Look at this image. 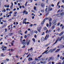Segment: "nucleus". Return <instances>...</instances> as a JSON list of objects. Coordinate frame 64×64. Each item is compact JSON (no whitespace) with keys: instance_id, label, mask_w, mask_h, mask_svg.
<instances>
[{"instance_id":"obj_40","label":"nucleus","mask_w":64,"mask_h":64,"mask_svg":"<svg viewBox=\"0 0 64 64\" xmlns=\"http://www.w3.org/2000/svg\"><path fill=\"white\" fill-rule=\"evenodd\" d=\"M5 31H5V32H7V29L6 28H5Z\"/></svg>"},{"instance_id":"obj_26","label":"nucleus","mask_w":64,"mask_h":64,"mask_svg":"<svg viewBox=\"0 0 64 64\" xmlns=\"http://www.w3.org/2000/svg\"><path fill=\"white\" fill-rule=\"evenodd\" d=\"M26 10L24 11L23 12V14L24 15V14H25V13H26Z\"/></svg>"},{"instance_id":"obj_12","label":"nucleus","mask_w":64,"mask_h":64,"mask_svg":"<svg viewBox=\"0 0 64 64\" xmlns=\"http://www.w3.org/2000/svg\"><path fill=\"white\" fill-rule=\"evenodd\" d=\"M49 28H50V27H51V25H52V23L51 22H50L49 23Z\"/></svg>"},{"instance_id":"obj_52","label":"nucleus","mask_w":64,"mask_h":64,"mask_svg":"<svg viewBox=\"0 0 64 64\" xmlns=\"http://www.w3.org/2000/svg\"><path fill=\"white\" fill-rule=\"evenodd\" d=\"M51 5H50L49 6H48V8H51Z\"/></svg>"},{"instance_id":"obj_3","label":"nucleus","mask_w":64,"mask_h":64,"mask_svg":"<svg viewBox=\"0 0 64 64\" xmlns=\"http://www.w3.org/2000/svg\"><path fill=\"white\" fill-rule=\"evenodd\" d=\"M26 41L25 43V45H27V44L28 46L29 44V43H30V40H29V41H27V40H26Z\"/></svg>"},{"instance_id":"obj_63","label":"nucleus","mask_w":64,"mask_h":64,"mask_svg":"<svg viewBox=\"0 0 64 64\" xmlns=\"http://www.w3.org/2000/svg\"><path fill=\"white\" fill-rule=\"evenodd\" d=\"M60 25V23H58V26H59V25Z\"/></svg>"},{"instance_id":"obj_44","label":"nucleus","mask_w":64,"mask_h":64,"mask_svg":"<svg viewBox=\"0 0 64 64\" xmlns=\"http://www.w3.org/2000/svg\"><path fill=\"white\" fill-rule=\"evenodd\" d=\"M28 12L26 11V15H27V14H28Z\"/></svg>"},{"instance_id":"obj_38","label":"nucleus","mask_w":64,"mask_h":64,"mask_svg":"<svg viewBox=\"0 0 64 64\" xmlns=\"http://www.w3.org/2000/svg\"><path fill=\"white\" fill-rule=\"evenodd\" d=\"M60 28H58V31H60Z\"/></svg>"},{"instance_id":"obj_31","label":"nucleus","mask_w":64,"mask_h":64,"mask_svg":"<svg viewBox=\"0 0 64 64\" xmlns=\"http://www.w3.org/2000/svg\"><path fill=\"white\" fill-rule=\"evenodd\" d=\"M47 35L45 37V38L44 39V40H46V39H47V38H48V37H47Z\"/></svg>"},{"instance_id":"obj_2","label":"nucleus","mask_w":64,"mask_h":64,"mask_svg":"<svg viewBox=\"0 0 64 64\" xmlns=\"http://www.w3.org/2000/svg\"><path fill=\"white\" fill-rule=\"evenodd\" d=\"M49 59L48 60V62H49L51 60H52V61H53L54 59V58L52 57H50L49 58Z\"/></svg>"},{"instance_id":"obj_56","label":"nucleus","mask_w":64,"mask_h":64,"mask_svg":"<svg viewBox=\"0 0 64 64\" xmlns=\"http://www.w3.org/2000/svg\"><path fill=\"white\" fill-rule=\"evenodd\" d=\"M17 12H14V15H16V14H17Z\"/></svg>"},{"instance_id":"obj_59","label":"nucleus","mask_w":64,"mask_h":64,"mask_svg":"<svg viewBox=\"0 0 64 64\" xmlns=\"http://www.w3.org/2000/svg\"><path fill=\"white\" fill-rule=\"evenodd\" d=\"M3 48H5V49H6V48H7V47L6 46H4L3 47Z\"/></svg>"},{"instance_id":"obj_1","label":"nucleus","mask_w":64,"mask_h":64,"mask_svg":"<svg viewBox=\"0 0 64 64\" xmlns=\"http://www.w3.org/2000/svg\"><path fill=\"white\" fill-rule=\"evenodd\" d=\"M62 38H63V37H62L60 38H58L57 39L56 41V42L53 44V45H55V44L57 43L58 41H60L62 39Z\"/></svg>"},{"instance_id":"obj_17","label":"nucleus","mask_w":64,"mask_h":64,"mask_svg":"<svg viewBox=\"0 0 64 64\" xmlns=\"http://www.w3.org/2000/svg\"><path fill=\"white\" fill-rule=\"evenodd\" d=\"M56 16L57 17H60L61 15H60V14H56Z\"/></svg>"},{"instance_id":"obj_11","label":"nucleus","mask_w":64,"mask_h":64,"mask_svg":"<svg viewBox=\"0 0 64 64\" xmlns=\"http://www.w3.org/2000/svg\"><path fill=\"white\" fill-rule=\"evenodd\" d=\"M41 6L42 7H44V6H45V4L42 3V4H41Z\"/></svg>"},{"instance_id":"obj_58","label":"nucleus","mask_w":64,"mask_h":64,"mask_svg":"<svg viewBox=\"0 0 64 64\" xmlns=\"http://www.w3.org/2000/svg\"><path fill=\"white\" fill-rule=\"evenodd\" d=\"M27 33V31L26 30L24 32L25 34H26Z\"/></svg>"},{"instance_id":"obj_37","label":"nucleus","mask_w":64,"mask_h":64,"mask_svg":"<svg viewBox=\"0 0 64 64\" xmlns=\"http://www.w3.org/2000/svg\"><path fill=\"white\" fill-rule=\"evenodd\" d=\"M51 6H52V7H53L54 6V5L53 4H51Z\"/></svg>"},{"instance_id":"obj_36","label":"nucleus","mask_w":64,"mask_h":64,"mask_svg":"<svg viewBox=\"0 0 64 64\" xmlns=\"http://www.w3.org/2000/svg\"><path fill=\"white\" fill-rule=\"evenodd\" d=\"M60 10H58V11L57 12V13H59V12H60V13H61V12H60Z\"/></svg>"},{"instance_id":"obj_16","label":"nucleus","mask_w":64,"mask_h":64,"mask_svg":"<svg viewBox=\"0 0 64 64\" xmlns=\"http://www.w3.org/2000/svg\"><path fill=\"white\" fill-rule=\"evenodd\" d=\"M33 60V59L32 58H29L28 59V61H30L31 60Z\"/></svg>"},{"instance_id":"obj_18","label":"nucleus","mask_w":64,"mask_h":64,"mask_svg":"<svg viewBox=\"0 0 64 64\" xmlns=\"http://www.w3.org/2000/svg\"><path fill=\"white\" fill-rule=\"evenodd\" d=\"M48 50L46 51L45 52H44L43 53V54H44V53H46V54H48V53L47 52H48Z\"/></svg>"},{"instance_id":"obj_27","label":"nucleus","mask_w":64,"mask_h":64,"mask_svg":"<svg viewBox=\"0 0 64 64\" xmlns=\"http://www.w3.org/2000/svg\"><path fill=\"white\" fill-rule=\"evenodd\" d=\"M1 56L2 57H4V56H5V55L3 54H2L1 55Z\"/></svg>"},{"instance_id":"obj_19","label":"nucleus","mask_w":64,"mask_h":64,"mask_svg":"<svg viewBox=\"0 0 64 64\" xmlns=\"http://www.w3.org/2000/svg\"><path fill=\"white\" fill-rule=\"evenodd\" d=\"M55 26H53L52 27V30H54V29L55 28Z\"/></svg>"},{"instance_id":"obj_46","label":"nucleus","mask_w":64,"mask_h":64,"mask_svg":"<svg viewBox=\"0 0 64 64\" xmlns=\"http://www.w3.org/2000/svg\"><path fill=\"white\" fill-rule=\"evenodd\" d=\"M38 58H35V60L36 61H37V60H38Z\"/></svg>"},{"instance_id":"obj_14","label":"nucleus","mask_w":64,"mask_h":64,"mask_svg":"<svg viewBox=\"0 0 64 64\" xmlns=\"http://www.w3.org/2000/svg\"><path fill=\"white\" fill-rule=\"evenodd\" d=\"M63 33H64V32H62L60 33L59 35L60 36H62V34H63Z\"/></svg>"},{"instance_id":"obj_42","label":"nucleus","mask_w":64,"mask_h":64,"mask_svg":"<svg viewBox=\"0 0 64 64\" xmlns=\"http://www.w3.org/2000/svg\"><path fill=\"white\" fill-rule=\"evenodd\" d=\"M48 57H47L45 59V60L46 61H47L48 60Z\"/></svg>"},{"instance_id":"obj_64","label":"nucleus","mask_w":64,"mask_h":64,"mask_svg":"<svg viewBox=\"0 0 64 64\" xmlns=\"http://www.w3.org/2000/svg\"><path fill=\"white\" fill-rule=\"evenodd\" d=\"M62 64H64V60H63V62H62Z\"/></svg>"},{"instance_id":"obj_34","label":"nucleus","mask_w":64,"mask_h":64,"mask_svg":"<svg viewBox=\"0 0 64 64\" xmlns=\"http://www.w3.org/2000/svg\"><path fill=\"white\" fill-rule=\"evenodd\" d=\"M42 56V55H41L40 56L38 57V58H41Z\"/></svg>"},{"instance_id":"obj_33","label":"nucleus","mask_w":64,"mask_h":64,"mask_svg":"<svg viewBox=\"0 0 64 64\" xmlns=\"http://www.w3.org/2000/svg\"><path fill=\"white\" fill-rule=\"evenodd\" d=\"M44 30H47V28L46 27H44Z\"/></svg>"},{"instance_id":"obj_22","label":"nucleus","mask_w":64,"mask_h":64,"mask_svg":"<svg viewBox=\"0 0 64 64\" xmlns=\"http://www.w3.org/2000/svg\"><path fill=\"white\" fill-rule=\"evenodd\" d=\"M49 22H52V18H49Z\"/></svg>"},{"instance_id":"obj_23","label":"nucleus","mask_w":64,"mask_h":64,"mask_svg":"<svg viewBox=\"0 0 64 64\" xmlns=\"http://www.w3.org/2000/svg\"><path fill=\"white\" fill-rule=\"evenodd\" d=\"M49 44H46V45L44 46V47H48V45H49Z\"/></svg>"},{"instance_id":"obj_43","label":"nucleus","mask_w":64,"mask_h":64,"mask_svg":"<svg viewBox=\"0 0 64 64\" xmlns=\"http://www.w3.org/2000/svg\"><path fill=\"white\" fill-rule=\"evenodd\" d=\"M6 60H7V61H9V59H8V58H6Z\"/></svg>"},{"instance_id":"obj_61","label":"nucleus","mask_w":64,"mask_h":64,"mask_svg":"<svg viewBox=\"0 0 64 64\" xmlns=\"http://www.w3.org/2000/svg\"><path fill=\"white\" fill-rule=\"evenodd\" d=\"M33 50V49L32 48H31L30 49V50Z\"/></svg>"},{"instance_id":"obj_9","label":"nucleus","mask_w":64,"mask_h":64,"mask_svg":"<svg viewBox=\"0 0 64 64\" xmlns=\"http://www.w3.org/2000/svg\"><path fill=\"white\" fill-rule=\"evenodd\" d=\"M36 63V62L35 61H34L32 62H31V64H35Z\"/></svg>"},{"instance_id":"obj_49","label":"nucleus","mask_w":64,"mask_h":64,"mask_svg":"<svg viewBox=\"0 0 64 64\" xmlns=\"http://www.w3.org/2000/svg\"><path fill=\"white\" fill-rule=\"evenodd\" d=\"M53 50L54 51H55V50H56V48H54L53 49Z\"/></svg>"},{"instance_id":"obj_60","label":"nucleus","mask_w":64,"mask_h":64,"mask_svg":"<svg viewBox=\"0 0 64 64\" xmlns=\"http://www.w3.org/2000/svg\"><path fill=\"white\" fill-rule=\"evenodd\" d=\"M41 12H43V13H44V10H41Z\"/></svg>"},{"instance_id":"obj_28","label":"nucleus","mask_w":64,"mask_h":64,"mask_svg":"<svg viewBox=\"0 0 64 64\" xmlns=\"http://www.w3.org/2000/svg\"><path fill=\"white\" fill-rule=\"evenodd\" d=\"M32 40L34 42H35V39L34 38H32Z\"/></svg>"},{"instance_id":"obj_54","label":"nucleus","mask_w":64,"mask_h":64,"mask_svg":"<svg viewBox=\"0 0 64 64\" xmlns=\"http://www.w3.org/2000/svg\"><path fill=\"white\" fill-rule=\"evenodd\" d=\"M30 36V34H28V37H29Z\"/></svg>"},{"instance_id":"obj_29","label":"nucleus","mask_w":64,"mask_h":64,"mask_svg":"<svg viewBox=\"0 0 64 64\" xmlns=\"http://www.w3.org/2000/svg\"><path fill=\"white\" fill-rule=\"evenodd\" d=\"M34 33H35L36 34H37L38 33V32L36 30H35L34 32Z\"/></svg>"},{"instance_id":"obj_25","label":"nucleus","mask_w":64,"mask_h":64,"mask_svg":"<svg viewBox=\"0 0 64 64\" xmlns=\"http://www.w3.org/2000/svg\"><path fill=\"white\" fill-rule=\"evenodd\" d=\"M45 58L44 57L42 58V61H44V60H45Z\"/></svg>"},{"instance_id":"obj_45","label":"nucleus","mask_w":64,"mask_h":64,"mask_svg":"<svg viewBox=\"0 0 64 64\" xmlns=\"http://www.w3.org/2000/svg\"><path fill=\"white\" fill-rule=\"evenodd\" d=\"M47 9H48V8H46L45 10V11H46V12H47Z\"/></svg>"},{"instance_id":"obj_51","label":"nucleus","mask_w":64,"mask_h":64,"mask_svg":"<svg viewBox=\"0 0 64 64\" xmlns=\"http://www.w3.org/2000/svg\"><path fill=\"white\" fill-rule=\"evenodd\" d=\"M9 54H10L9 55H10V56L11 55H12V54H11V52H9Z\"/></svg>"},{"instance_id":"obj_47","label":"nucleus","mask_w":64,"mask_h":64,"mask_svg":"<svg viewBox=\"0 0 64 64\" xmlns=\"http://www.w3.org/2000/svg\"><path fill=\"white\" fill-rule=\"evenodd\" d=\"M24 37V38H27V36H26V35H25Z\"/></svg>"},{"instance_id":"obj_39","label":"nucleus","mask_w":64,"mask_h":64,"mask_svg":"<svg viewBox=\"0 0 64 64\" xmlns=\"http://www.w3.org/2000/svg\"><path fill=\"white\" fill-rule=\"evenodd\" d=\"M50 18H46V20H49V19Z\"/></svg>"},{"instance_id":"obj_6","label":"nucleus","mask_w":64,"mask_h":64,"mask_svg":"<svg viewBox=\"0 0 64 64\" xmlns=\"http://www.w3.org/2000/svg\"><path fill=\"white\" fill-rule=\"evenodd\" d=\"M42 27H40V28L38 27L37 28V30L39 32H40V30L41 29Z\"/></svg>"},{"instance_id":"obj_20","label":"nucleus","mask_w":64,"mask_h":64,"mask_svg":"<svg viewBox=\"0 0 64 64\" xmlns=\"http://www.w3.org/2000/svg\"><path fill=\"white\" fill-rule=\"evenodd\" d=\"M58 60H59V58H58L57 57L55 59V61H57Z\"/></svg>"},{"instance_id":"obj_62","label":"nucleus","mask_w":64,"mask_h":64,"mask_svg":"<svg viewBox=\"0 0 64 64\" xmlns=\"http://www.w3.org/2000/svg\"><path fill=\"white\" fill-rule=\"evenodd\" d=\"M52 64H54V62H52Z\"/></svg>"},{"instance_id":"obj_8","label":"nucleus","mask_w":64,"mask_h":64,"mask_svg":"<svg viewBox=\"0 0 64 64\" xmlns=\"http://www.w3.org/2000/svg\"><path fill=\"white\" fill-rule=\"evenodd\" d=\"M56 22L57 21L56 20H54L52 21V23H53V24H55V23H56Z\"/></svg>"},{"instance_id":"obj_21","label":"nucleus","mask_w":64,"mask_h":64,"mask_svg":"<svg viewBox=\"0 0 64 64\" xmlns=\"http://www.w3.org/2000/svg\"><path fill=\"white\" fill-rule=\"evenodd\" d=\"M60 14L61 16H63V15H64V12H63L62 13Z\"/></svg>"},{"instance_id":"obj_10","label":"nucleus","mask_w":64,"mask_h":64,"mask_svg":"<svg viewBox=\"0 0 64 64\" xmlns=\"http://www.w3.org/2000/svg\"><path fill=\"white\" fill-rule=\"evenodd\" d=\"M45 21V19L42 22V23H41V25H43V24H44V23Z\"/></svg>"},{"instance_id":"obj_24","label":"nucleus","mask_w":64,"mask_h":64,"mask_svg":"<svg viewBox=\"0 0 64 64\" xmlns=\"http://www.w3.org/2000/svg\"><path fill=\"white\" fill-rule=\"evenodd\" d=\"M44 38H42L41 39V41H42V42H43V41H44Z\"/></svg>"},{"instance_id":"obj_5","label":"nucleus","mask_w":64,"mask_h":64,"mask_svg":"<svg viewBox=\"0 0 64 64\" xmlns=\"http://www.w3.org/2000/svg\"><path fill=\"white\" fill-rule=\"evenodd\" d=\"M64 46L63 45H60L58 46V48H64Z\"/></svg>"},{"instance_id":"obj_35","label":"nucleus","mask_w":64,"mask_h":64,"mask_svg":"<svg viewBox=\"0 0 64 64\" xmlns=\"http://www.w3.org/2000/svg\"><path fill=\"white\" fill-rule=\"evenodd\" d=\"M13 34L12 33H9V35H10V36H11L12 35V34Z\"/></svg>"},{"instance_id":"obj_32","label":"nucleus","mask_w":64,"mask_h":64,"mask_svg":"<svg viewBox=\"0 0 64 64\" xmlns=\"http://www.w3.org/2000/svg\"><path fill=\"white\" fill-rule=\"evenodd\" d=\"M28 3V2H26L25 4V6H27V3Z\"/></svg>"},{"instance_id":"obj_53","label":"nucleus","mask_w":64,"mask_h":64,"mask_svg":"<svg viewBox=\"0 0 64 64\" xmlns=\"http://www.w3.org/2000/svg\"><path fill=\"white\" fill-rule=\"evenodd\" d=\"M60 57V55H59V54H58V58H59V57Z\"/></svg>"},{"instance_id":"obj_13","label":"nucleus","mask_w":64,"mask_h":64,"mask_svg":"<svg viewBox=\"0 0 64 64\" xmlns=\"http://www.w3.org/2000/svg\"><path fill=\"white\" fill-rule=\"evenodd\" d=\"M60 49H57L55 52L56 53H57V52H59V51H60Z\"/></svg>"},{"instance_id":"obj_4","label":"nucleus","mask_w":64,"mask_h":64,"mask_svg":"<svg viewBox=\"0 0 64 64\" xmlns=\"http://www.w3.org/2000/svg\"><path fill=\"white\" fill-rule=\"evenodd\" d=\"M27 20V18H26L24 19V20H23V24H27V22H26V20Z\"/></svg>"},{"instance_id":"obj_41","label":"nucleus","mask_w":64,"mask_h":64,"mask_svg":"<svg viewBox=\"0 0 64 64\" xmlns=\"http://www.w3.org/2000/svg\"><path fill=\"white\" fill-rule=\"evenodd\" d=\"M62 58H63V56H61L60 57V59H62Z\"/></svg>"},{"instance_id":"obj_57","label":"nucleus","mask_w":64,"mask_h":64,"mask_svg":"<svg viewBox=\"0 0 64 64\" xmlns=\"http://www.w3.org/2000/svg\"><path fill=\"white\" fill-rule=\"evenodd\" d=\"M59 3H60V2H58V4H57V6H58L59 4Z\"/></svg>"},{"instance_id":"obj_30","label":"nucleus","mask_w":64,"mask_h":64,"mask_svg":"<svg viewBox=\"0 0 64 64\" xmlns=\"http://www.w3.org/2000/svg\"><path fill=\"white\" fill-rule=\"evenodd\" d=\"M6 8H9V5H8V6L6 5Z\"/></svg>"},{"instance_id":"obj_7","label":"nucleus","mask_w":64,"mask_h":64,"mask_svg":"<svg viewBox=\"0 0 64 64\" xmlns=\"http://www.w3.org/2000/svg\"><path fill=\"white\" fill-rule=\"evenodd\" d=\"M23 39V37L22 36H21L20 37V41L22 43H24V42H23V41L22 40V39Z\"/></svg>"},{"instance_id":"obj_48","label":"nucleus","mask_w":64,"mask_h":64,"mask_svg":"<svg viewBox=\"0 0 64 64\" xmlns=\"http://www.w3.org/2000/svg\"><path fill=\"white\" fill-rule=\"evenodd\" d=\"M47 27H48V26H49V24H46Z\"/></svg>"},{"instance_id":"obj_50","label":"nucleus","mask_w":64,"mask_h":64,"mask_svg":"<svg viewBox=\"0 0 64 64\" xmlns=\"http://www.w3.org/2000/svg\"><path fill=\"white\" fill-rule=\"evenodd\" d=\"M36 7H35V6L34 7V10H36Z\"/></svg>"},{"instance_id":"obj_15","label":"nucleus","mask_w":64,"mask_h":64,"mask_svg":"<svg viewBox=\"0 0 64 64\" xmlns=\"http://www.w3.org/2000/svg\"><path fill=\"white\" fill-rule=\"evenodd\" d=\"M49 52H50V53H52V49H50L49 51L48 52V53H49Z\"/></svg>"},{"instance_id":"obj_55","label":"nucleus","mask_w":64,"mask_h":64,"mask_svg":"<svg viewBox=\"0 0 64 64\" xmlns=\"http://www.w3.org/2000/svg\"><path fill=\"white\" fill-rule=\"evenodd\" d=\"M34 37L35 38H36L37 37V36H36V34L35 35Z\"/></svg>"}]
</instances>
